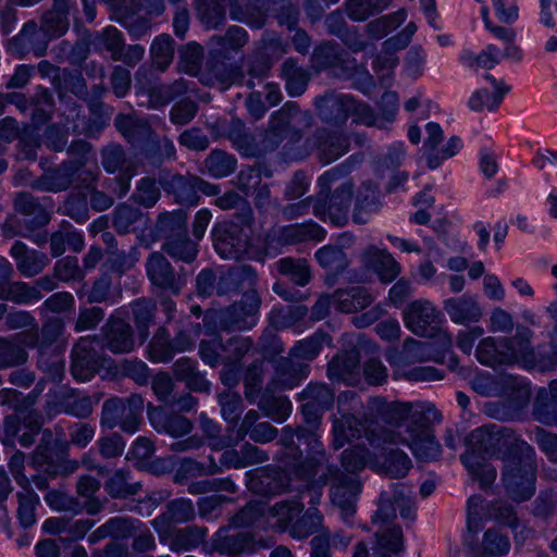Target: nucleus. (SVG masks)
Here are the masks:
<instances>
[{
	"instance_id": "nucleus-59",
	"label": "nucleus",
	"mask_w": 557,
	"mask_h": 557,
	"mask_svg": "<svg viewBox=\"0 0 557 557\" xmlns=\"http://www.w3.org/2000/svg\"><path fill=\"white\" fill-rule=\"evenodd\" d=\"M17 509L16 516L23 528L32 527L36 523V509L39 505V496L33 487H21L16 493Z\"/></svg>"
},
{
	"instance_id": "nucleus-28",
	"label": "nucleus",
	"mask_w": 557,
	"mask_h": 557,
	"mask_svg": "<svg viewBox=\"0 0 557 557\" xmlns=\"http://www.w3.org/2000/svg\"><path fill=\"white\" fill-rule=\"evenodd\" d=\"M500 481L506 494L515 502L522 500V444L502 457Z\"/></svg>"
},
{
	"instance_id": "nucleus-13",
	"label": "nucleus",
	"mask_w": 557,
	"mask_h": 557,
	"mask_svg": "<svg viewBox=\"0 0 557 557\" xmlns=\"http://www.w3.org/2000/svg\"><path fill=\"white\" fill-rule=\"evenodd\" d=\"M261 547L265 548L268 545L263 541H256L252 533L231 532L230 527L220 528L211 537L212 550L227 557L250 555Z\"/></svg>"
},
{
	"instance_id": "nucleus-39",
	"label": "nucleus",
	"mask_w": 557,
	"mask_h": 557,
	"mask_svg": "<svg viewBox=\"0 0 557 557\" xmlns=\"http://www.w3.org/2000/svg\"><path fill=\"white\" fill-rule=\"evenodd\" d=\"M406 502V496L399 490V485H393L388 491L380 494L377 509L372 517V523L377 525L380 530L391 527L396 519L397 506H401Z\"/></svg>"
},
{
	"instance_id": "nucleus-51",
	"label": "nucleus",
	"mask_w": 557,
	"mask_h": 557,
	"mask_svg": "<svg viewBox=\"0 0 557 557\" xmlns=\"http://www.w3.org/2000/svg\"><path fill=\"white\" fill-rule=\"evenodd\" d=\"M304 510V504L298 499H284L273 506L267 504V519H275L274 527L285 530Z\"/></svg>"
},
{
	"instance_id": "nucleus-33",
	"label": "nucleus",
	"mask_w": 557,
	"mask_h": 557,
	"mask_svg": "<svg viewBox=\"0 0 557 557\" xmlns=\"http://www.w3.org/2000/svg\"><path fill=\"white\" fill-rule=\"evenodd\" d=\"M260 414L257 410L250 409L246 412L237 426V441H243L247 435L258 444H267L274 441L278 435V430L270 422H259Z\"/></svg>"
},
{
	"instance_id": "nucleus-23",
	"label": "nucleus",
	"mask_w": 557,
	"mask_h": 557,
	"mask_svg": "<svg viewBox=\"0 0 557 557\" xmlns=\"http://www.w3.org/2000/svg\"><path fill=\"white\" fill-rule=\"evenodd\" d=\"M532 331L524 326V371L537 369L540 372L557 370V341L531 346Z\"/></svg>"
},
{
	"instance_id": "nucleus-1",
	"label": "nucleus",
	"mask_w": 557,
	"mask_h": 557,
	"mask_svg": "<svg viewBox=\"0 0 557 557\" xmlns=\"http://www.w3.org/2000/svg\"><path fill=\"white\" fill-rule=\"evenodd\" d=\"M393 413L401 423L396 433L383 432V443L408 446L419 461L430 462L441 456L442 448L431 426V418L441 416L432 405L401 403L394 407Z\"/></svg>"
},
{
	"instance_id": "nucleus-40",
	"label": "nucleus",
	"mask_w": 557,
	"mask_h": 557,
	"mask_svg": "<svg viewBox=\"0 0 557 557\" xmlns=\"http://www.w3.org/2000/svg\"><path fill=\"white\" fill-rule=\"evenodd\" d=\"M143 488L139 481H135L132 471L126 468L114 470L104 481V491L114 499H126L137 495Z\"/></svg>"
},
{
	"instance_id": "nucleus-3",
	"label": "nucleus",
	"mask_w": 557,
	"mask_h": 557,
	"mask_svg": "<svg viewBox=\"0 0 557 557\" xmlns=\"http://www.w3.org/2000/svg\"><path fill=\"white\" fill-rule=\"evenodd\" d=\"M64 321L59 317L44 320L40 330L34 329L24 337V344L37 350V367L51 380L60 381L64 372V361L59 356L58 343L64 333Z\"/></svg>"
},
{
	"instance_id": "nucleus-21",
	"label": "nucleus",
	"mask_w": 557,
	"mask_h": 557,
	"mask_svg": "<svg viewBox=\"0 0 557 557\" xmlns=\"http://www.w3.org/2000/svg\"><path fill=\"white\" fill-rule=\"evenodd\" d=\"M246 485L249 491L262 496H275L288 490L289 479L284 471L267 467L246 473Z\"/></svg>"
},
{
	"instance_id": "nucleus-10",
	"label": "nucleus",
	"mask_w": 557,
	"mask_h": 557,
	"mask_svg": "<svg viewBox=\"0 0 557 557\" xmlns=\"http://www.w3.org/2000/svg\"><path fill=\"white\" fill-rule=\"evenodd\" d=\"M331 483V500L341 510V517L346 523H351L356 513L357 497L361 484L357 476L345 474L335 466H329L324 473L323 484Z\"/></svg>"
},
{
	"instance_id": "nucleus-27",
	"label": "nucleus",
	"mask_w": 557,
	"mask_h": 557,
	"mask_svg": "<svg viewBox=\"0 0 557 557\" xmlns=\"http://www.w3.org/2000/svg\"><path fill=\"white\" fill-rule=\"evenodd\" d=\"M258 275L256 270L247 264H238L228 268L222 272L216 283V294L219 296L233 295L243 289H255Z\"/></svg>"
},
{
	"instance_id": "nucleus-25",
	"label": "nucleus",
	"mask_w": 557,
	"mask_h": 557,
	"mask_svg": "<svg viewBox=\"0 0 557 557\" xmlns=\"http://www.w3.org/2000/svg\"><path fill=\"white\" fill-rule=\"evenodd\" d=\"M443 309L453 323L465 326L478 323L483 317L478 297L469 294L445 299Z\"/></svg>"
},
{
	"instance_id": "nucleus-55",
	"label": "nucleus",
	"mask_w": 557,
	"mask_h": 557,
	"mask_svg": "<svg viewBox=\"0 0 557 557\" xmlns=\"http://www.w3.org/2000/svg\"><path fill=\"white\" fill-rule=\"evenodd\" d=\"M253 348V341L249 336L236 335L226 342L222 341L221 364L238 367L244 357Z\"/></svg>"
},
{
	"instance_id": "nucleus-34",
	"label": "nucleus",
	"mask_w": 557,
	"mask_h": 557,
	"mask_svg": "<svg viewBox=\"0 0 557 557\" xmlns=\"http://www.w3.org/2000/svg\"><path fill=\"white\" fill-rule=\"evenodd\" d=\"M117 132L133 146L150 141L154 131L146 119L134 114H117L114 117Z\"/></svg>"
},
{
	"instance_id": "nucleus-35",
	"label": "nucleus",
	"mask_w": 557,
	"mask_h": 557,
	"mask_svg": "<svg viewBox=\"0 0 557 557\" xmlns=\"http://www.w3.org/2000/svg\"><path fill=\"white\" fill-rule=\"evenodd\" d=\"M533 416L537 422L557 428V379L552 380L547 387L537 389Z\"/></svg>"
},
{
	"instance_id": "nucleus-4",
	"label": "nucleus",
	"mask_w": 557,
	"mask_h": 557,
	"mask_svg": "<svg viewBox=\"0 0 557 557\" xmlns=\"http://www.w3.org/2000/svg\"><path fill=\"white\" fill-rule=\"evenodd\" d=\"M405 326L413 334L421 337L438 336L443 350H449L453 346L451 334L442 330V312L429 300L418 299L411 301L403 311Z\"/></svg>"
},
{
	"instance_id": "nucleus-8",
	"label": "nucleus",
	"mask_w": 557,
	"mask_h": 557,
	"mask_svg": "<svg viewBox=\"0 0 557 557\" xmlns=\"http://www.w3.org/2000/svg\"><path fill=\"white\" fill-rule=\"evenodd\" d=\"M261 297L256 289L246 290L240 300L223 308L218 322L226 332L245 331L255 327L259 321Z\"/></svg>"
},
{
	"instance_id": "nucleus-56",
	"label": "nucleus",
	"mask_w": 557,
	"mask_h": 557,
	"mask_svg": "<svg viewBox=\"0 0 557 557\" xmlns=\"http://www.w3.org/2000/svg\"><path fill=\"white\" fill-rule=\"evenodd\" d=\"M224 136L232 141L235 148L245 154L255 150V136L248 131L245 123L239 119L232 117L224 124Z\"/></svg>"
},
{
	"instance_id": "nucleus-36",
	"label": "nucleus",
	"mask_w": 557,
	"mask_h": 557,
	"mask_svg": "<svg viewBox=\"0 0 557 557\" xmlns=\"http://www.w3.org/2000/svg\"><path fill=\"white\" fill-rule=\"evenodd\" d=\"M359 354L356 350L339 352L329 362L327 376L331 381L354 385L359 380Z\"/></svg>"
},
{
	"instance_id": "nucleus-42",
	"label": "nucleus",
	"mask_w": 557,
	"mask_h": 557,
	"mask_svg": "<svg viewBox=\"0 0 557 557\" xmlns=\"http://www.w3.org/2000/svg\"><path fill=\"white\" fill-rule=\"evenodd\" d=\"M362 258L366 265L373 269L383 283L392 282L400 272V265L386 250L369 247Z\"/></svg>"
},
{
	"instance_id": "nucleus-44",
	"label": "nucleus",
	"mask_w": 557,
	"mask_h": 557,
	"mask_svg": "<svg viewBox=\"0 0 557 557\" xmlns=\"http://www.w3.org/2000/svg\"><path fill=\"white\" fill-rule=\"evenodd\" d=\"M281 76L290 97L301 96L310 82V73L300 66L295 58H287L281 65Z\"/></svg>"
},
{
	"instance_id": "nucleus-9",
	"label": "nucleus",
	"mask_w": 557,
	"mask_h": 557,
	"mask_svg": "<svg viewBox=\"0 0 557 557\" xmlns=\"http://www.w3.org/2000/svg\"><path fill=\"white\" fill-rule=\"evenodd\" d=\"M213 246L223 259L243 258L250 246V223L223 221L212 230Z\"/></svg>"
},
{
	"instance_id": "nucleus-52",
	"label": "nucleus",
	"mask_w": 557,
	"mask_h": 557,
	"mask_svg": "<svg viewBox=\"0 0 557 557\" xmlns=\"http://www.w3.org/2000/svg\"><path fill=\"white\" fill-rule=\"evenodd\" d=\"M364 160L362 152H356L349 156L342 163L325 171L319 178L318 185L320 187L319 193H330L331 187L334 183L347 177L351 171Z\"/></svg>"
},
{
	"instance_id": "nucleus-31",
	"label": "nucleus",
	"mask_w": 557,
	"mask_h": 557,
	"mask_svg": "<svg viewBox=\"0 0 557 557\" xmlns=\"http://www.w3.org/2000/svg\"><path fill=\"white\" fill-rule=\"evenodd\" d=\"M159 183L178 203L196 206L199 201L198 177L168 173L160 175Z\"/></svg>"
},
{
	"instance_id": "nucleus-46",
	"label": "nucleus",
	"mask_w": 557,
	"mask_h": 557,
	"mask_svg": "<svg viewBox=\"0 0 557 557\" xmlns=\"http://www.w3.org/2000/svg\"><path fill=\"white\" fill-rule=\"evenodd\" d=\"M237 0H197V16L205 28L214 29L225 23V4L235 3Z\"/></svg>"
},
{
	"instance_id": "nucleus-32",
	"label": "nucleus",
	"mask_w": 557,
	"mask_h": 557,
	"mask_svg": "<svg viewBox=\"0 0 557 557\" xmlns=\"http://www.w3.org/2000/svg\"><path fill=\"white\" fill-rule=\"evenodd\" d=\"M274 374L271 385L274 388L287 389L297 386L307 376L308 366L294 357H281L273 360Z\"/></svg>"
},
{
	"instance_id": "nucleus-26",
	"label": "nucleus",
	"mask_w": 557,
	"mask_h": 557,
	"mask_svg": "<svg viewBox=\"0 0 557 557\" xmlns=\"http://www.w3.org/2000/svg\"><path fill=\"white\" fill-rule=\"evenodd\" d=\"M148 419L158 433H165L173 437L188 435L194 428L188 418L174 411H166L161 406L148 405Z\"/></svg>"
},
{
	"instance_id": "nucleus-61",
	"label": "nucleus",
	"mask_w": 557,
	"mask_h": 557,
	"mask_svg": "<svg viewBox=\"0 0 557 557\" xmlns=\"http://www.w3.org/2000/svg\"><path fill=\"white\" fill-rule=\"evenodd\" d=\"M391 3L392 0H346V14L351 21L362 22L384 11Z\"/></svg>"
},
{
	"instance_id": "nucleus-2",
	"label": "nucleus",
	"mask_w": 557,
	"mask_h": 557,
	"mask_svg": "<svg viewBox=\"0 0 557 557\" xmlns=\"http://www.w3.org/2000/svg\"><path fill=\"white\" fill-rule=\"evenodd\" d=\"M312 125V115L309 111H302L296 101L285 102L278 110L271 113L267 127L261 134L260 145L264 151H275L283 144L284 150L293 149L304 136L301 128Z\"/></svg>"
},
{
	"instance_id": "nucleus-60",
	"label": "nucleus",
	"mask_w": 557,
	"mask_h": 557,
	"mask_svg": "<svg viewBox=\"0 0 557 557\" xmlns=\"http://www.w3.org/2000/svg\"><path fill=\"white\" fill-rule=\"evenodd\" d=\"M329 342H331L330 336L322 331H318L311 336L296 342L289 350V356L301 362L311 361L320 354L323 344Z\"/></svg>"
},
{
	"instance_id": "nucleus-7",
	"label": "nucleus",
	"mask_w": 557,
	"mask_h": 557,
	"mask_svg": "<svg viewBox=\"0 0 557 557\" xmlns=\"http://www.w3.org/2000/svg\"><path fill=\"white\" fill-rule=\"evenodd\" d=\"M362 408V403L352 391H346L337 397L339 418L333 416V447L339 449L352 438L362 434L361 420L356 416Z\"/></svg>"
},
{
	"instance_id": "nucleus-19",
	"label": "nucleus",
	"mask_w": 557,
	"mask_h": 557,
	"mask_svg": "<svg viewBox=\"0 0 557 557\" xmlns=\"http://www.w3.org/2000/svg\"><path fill=\"white\" fill-rule=\"evenodd\" d=\"M81 163L62 161L47 169L39 177L29 183L33 189L46 193H61L70 189L77 178Z\"/></svg>"
},
{
	"instance_id": "nucleus-57",
	"label": "nucleus",
	"mask_w": 557,
	"mask_h": 557,
	"mask_svg": "<svg viewBox=\"0 0 557 557\" xmlns=\"http://www.w3.org/2000/svg\"><path fill=\"white\" fill-rule=\"evenodd\" d=\"M42 298V294L26 282L12 281L0 290V299L16 305H28Z\"/></svg>"
},
{
	"instance_id": "nucleus-41",
	"label": "nucleus",
	"mask_w": 557,
	"mask_h": 557,
	"mask_svg": "<svg viewBox=\"0 0 557 557\" xmlns=\"http://www.w3.org/2000/svg\"><path fill=\"white\" fill-rule=\"evenodd\" d=\"M172 370L174 377L185 383L189 391L197 393H208L210 391V383L199 371L196 360L182 357L173 363Z\"/></svg>"
},
{
	"instance_id": "nucleus-45",
	"label": "nucleus",
	"mask_w": 557,
	"mask_h": 557,
	"mask_svg": "<svg viewBox=\"0 0 557 557\" xmlns=\"http://www.w3.org/2000/svg\"><path fill=\"white\" fill-rule=\"evenodd\" d=\"M207 534V528L195 524L176 529L171 534L169 547L174 553L193 550L205 543Z\"/></svg>"
},
{
	"instance_id": "nucleus-6",
	"label": "nucleus",
	"mask_w": 557,
	"mask_h": 557,
	"mask_svg": "<svg viewBox=\"0 0 557 557\" xmlns=\"http://www.w3.org/2000/svg\"><path fill=\"white\" fill-rule=\"evenodd\" d=\"M355 195V185L346 180L333 191L318 193L313 205V214L323 222L343 227L347 225Z\"/></svg>"
},
{
	"instance_id": "nucleus-15",
	"label": "nucleus",
	"mask_w": 557,
	"mask_h": 557,
	"mask_svg": "<svg viewBox=\"0 0 557 557\" xmlns=\"http://www.w3.org/2000/svg\"><path fill=\"white\" fill-rule=\"evenodd\" d=\"M311 67L315 72L330 70L339 77L355 69V58L341 48L334 40H323L317 45L310 57Z\"/></svg>"
},
{
	"instance_id": "nucleus-58",
	"label": "nucleus",
	"mask_w": 557,
	"mask_h": 557,
	"mask_svg": "<svg viewBox=\"0 0 557 557\" xmlns=\"http://www.w3.org/2000/svg\"><path fill=\"white\" fill-rule=\"evenodd\" d=\"M299 399L309 408L329 410L334 403L333 391L324 383H309L299 394Z\"/></svg>"
},
{
	"instance_id": "nucleus-5",
	"label": "nucleus",
	"mask_w": 557,
	"mask_h": 557,
	"mask_svg": "<svg viewBox=\"0 0 557 557\" xmlns=\"http://www.w3.org/2000/svg\"><path fill=\"white\" fill-rule=\"evenodd\" d=\"M351 138L358 146H363L367 141L366 136L358 133L347 134L319 127L305 140V147L307 153L314 151L322 163L329 164L349 151Z\"/></svg>"
},
{
	"instance_id": "nucleus-50",
	"label": "nucleus",
	"mask_w": 557,
	"mask_h": 557,
	"mask_svg": "<svg viewBox=\"0 0 557 557\" xmlns=\"http://www.w3.org/2000/svg\"><path fill=\"white\" fill-rule=\"evenodd\" d=\"M278 274L288 277L298 286H306L311 281V269L305 258L285 257L275 262Z\"/></svg>"
},
{
	"instance_id": "nucleus-14",
	"label": "nucleus",
	"mask_w": 557,
	"mask_h": 557,
	"mask_svg": "<svg viewBox=\"0 0 557 557\" xmlns=\"http://www.w3.org/2000/svg\"><path fill=\"white\" fill-rule=\"evenodd\" d=\"M96 337H81L72 349V375L82 382L90 380L104 366L102 354L97 349Z\"/></svg>"
},
{
	"instance_id": "nucleus-48",
	"label": "nucleus",
	"mask_w": 557,
	"mask_h": 557,
	"mask_svg": "<svg viewBox=\"0 0 557 557\" xmlns=\"http://www.w3.org/2000/svg\"><path fill=\"white\" fill-rule=\"evenodd\" d=\"M161 249L172 259L184 263H193L198 256L199 245L197 240L188 237L187 232L163 242Z\"/></svg>"
},
{
	"instance_id": "nucleus-18",
	"label": "nucleus",
	"mask_w": 557,
	"mask_h": 557,
	"mask_svg": "<svg viewBox=\"0 0 557 557\" xmlns=\"http://www.w3.org/2000/svg\"><path fill=\"white\" fill-rule=\"evenodd\" d=\"M52 206L51 197L39 199L28 191H20L13 198L15 212L24 216L29 230L40 228L49 224Z\"/></svg>"
},
{
	"instance_id": "nucleus-29",
	"label": "nucleus",
	"mask_w": 557,
	"mask_h": 557,
	"mask_svg": "<svg viewBox=\"0 0 557 557\" xmlns=\"http://www.w3.org/2000/svg\"><path fill=\"white\" fill-rule=\"evenodd\" d=\"M465 545L469 557H499L506 555L510 549L508 537L497 529L490 528L482 536L481 542H475L465 535Z\"/></svg>"
},
{
	"instance_id": "nucleus-17",
	"label": "nucleus",
	"mask_w": 557,
	"mask_h": 557,
	"mask_svg": "<svg viewBox=\"0 0 557 557\" xmlns=\"http://www.w3.org/2000/svg\"><path fill=\"white\" fill-rule=\"evenodd\" d=\"M55 446L38 444L30 455L32 466L52 479L75 473L79 469L78 461L55 453Z\"/></svg>"
},
{
	"instance_id": "nucleus-62",
	"label": "nucleus",
	"mask_w": 557,
	"mask_h": 557,
	"mask_svg": "<svg viewBox=\"0 0 557 557\" xmlns=\"http://www.w3.org/2000/svg\"><path fill=\"white\" fill-rule=\"evenodd\" d=\"M203 164L211 176L221 178L234 173L237 160L224 150L213 149L205 159Z\"/></svg>"
},
{
	"instance_id": "nucleus-37",
	"label": "nucleus",
	"mask_w": 557,
	"mask_h": 557,
	"mask_svg": "<svg viewBox=\"0 0 557 557\" xmlns=\"http://www.w3.org/2000/svg\"><path fill=\"white\" fill-rule=\"evenodd\" d=\"M380 208L381 201L377 187L370 182L362 183L355 197L351 214L352 222L359 225L367 223L370 216L376 213Z\"/></svg>"
},
{
	"instance_id": "nucleus-16",
	"label": "nucleus",
	"mask_w": 557,
	"mask_h": 557,
	"mask_svg": "<svg viewBox=\"0 0 557 557\" xmlns=\"http://www.w3.org/2000/svg\"><path fill=\"white\" fill-rule=\"evenodd\" d=\"M145 268L150 283L162 290L177 295L185 285L184 276L174 270L160 251H153L148 256Z\"/></svg>"
},
{
	"instance_id": "nucleus-63",
	"label": "nucleus",
	"mask_w": 557,
	"mask_h": 557,
	"mask_svg": "<svg viewBox=\"0 0 557 557\" xmlns=\"http://www.w3.org/2000/svg\"><path fill=\"white\" fill-rule=\"evenodd\" d=\"M148 358L156 363H165L172 360L175 351L165 327H159L147 347Z\"/></svg>"
},
{
	"instance_id": "nucleus-30",
	"label": "nucleus",
	"mask_w": 557,
	"mask_h": 557,
	"mask_svg": "<svg viewBox=\"0 0 557 557\" xmlns=\"http://www.w3.org/2000/svg\"><path fill=\"white\" fill-rule=\"evenodd\" d=\"M10 255L15 260L16 270L20 274L28 278L40 274L50 263L47 253L30 249L20 240L12 245Z\"/></svg>"
},
{
	"instance_id": "nucleus-24",
	"label": "nucleus",
	"mask_w": 557,
	"mask_h": 557,
	"mask_svg": "<svg viewBox=\"0 0 557 557\" xmlns=\"http://www.w3.org/2000/svg\"><path fill=\"white\" fill-rule=\"evenodd\" d=\"M103 345L112 354H128L135 349L132 325L125 320L111 315L102 327Z\"/></svg>"
},
{
	"instance_id": "nucleus-11",
	"label": "nucleus",
	"mask_w": 557,
	"mask_h": 557,
	"mask_svg": "<svg viewBox=\"0 0 557 557\" xmlns=\"http://www.w3.org/2000/svg\"><path fill=\"white\" fill-rule=\"evenodd\" d=\"M471 443L478 450L487 455H498L499 459L522 444L519 434L510 428L491 424L471 433Z\"/></svg>"
},
{
	"instance_id": "nucleus-54",
	"label": "nucleus",
	"mask_w": 557,
	"mask_h": 557,
	"mask_svg": "<svg viewBox=\"0 0 557 557\" xmlns=\"http://www.w3.org/2000/svg\"><path fill=\"white\" fill-rule=\"evenodd\" d=\"M156 309V302L149 298H139L131 304V310L140 344L149 336V327L154 321Z\"/></svg>"
},
{
	"instance_id": "nucleus-43",
	"label": "nucleus",
	"mask_w": 557,
	"mask_h": 557,
	"mask_svg": "<svg viewBox=\"0 0 557 557\" xmlns=\"http://www.w3.org/2000/svg\"><path fill=\"white\" fill-rule=\"evenodd\" d=\"M373 301V297L361 286H354L346 289H337L333 294V305L336 310L344 313H351L364 309Z\"/></svg>"
},
{
	"instance_id": "nucleus-64",
	"label": "nucleus",
	"mask_w": 557,
	"mask_h": 557,
	"mask_svg": "<svg viewBox=\"0 0 557 557\" xmlns=\"http://www.w3.org/2000/svg\"><path fill=\"white\" fill-rule=\"evenodd\" d=\"M69 14L65 11L51 8L42 16L40 21V29L48 39H57L62 37L70 26Z\"/></svg>"
},
{
	"instance_id": "nucleus-38",
	"label": "nucleus",
	"mask_w": 557,
	"mask_h": 557,
	"mask_svg": "<svg viewBox=\"0 0 557 557\" xmlns=\"http://www.w3.org/2000/svg\"><path fill=\"white\" fill-rule=\"evenodd\" d=\"M195 507L188 498H176L166 504V510L154 518L151 523L154 530L161 534L171 523H186L194 520Z\"/></svg>"
},
{
	"instance_id": "nucleus-47",
	"label": "nucleus",
	"mask_w": 557,
	"mask_h": 557,
	"mask_svg": "<svg viewBox=\"0 0 557 557\" xmlns=\"http://www.w3.org/2000/svg\"><path fill=\"white\" fill-rule=\"evenodd\" d=\"M220 472H222V469L212 456L209 457L208 465H203L193 458H184L174 473L173 481L176 484L183 485L187 484L191 478L214 475Z\"/></svg>"
},
{
	"instance_id": "nucleus-49",
	"label": "nucleus",
	"mask_w": 557,
	"mask_h": 557,
	"mask_svg": "<svg viewBox=\"0 0 557 557\" xmlns=\"http://www.w3.org/2000/svg\"><path fill=\"white\" fill-rule=\"evenodd\" d=\"M154 231L164 242L186 233L187 213L182 209L160 213L156 221Z\"/></svg>"
},
{
	"instance_id": "nucleus-20",
	"label": "nucleus",
	"mask_w": 557,
	"mask_h": 557,
	"mask_svg": "<svg viewBox=\"0 0 557 557\" xmlns=\"http://www.w3.org/2000/svg\"><path fill=\"white\" fill-rule=\"evenodd\" d=\"M351 97L350 95L335 91H326L324 95L315 97L313 106L318 117L322 123L329 125H344L349 117Z\"/></svg>"
},
{
	"instance_id": "nucleus-22",
	"label": "nucleus",
	"mask_w": 557,
	"mask_h": 557,
	"mask_svg": "<svg viewBox=\"0 0 557 557\" xmlns=\"http://www.w3.org/2000/svg\"><path fill=\"white\" fill-rule=\"evenodd\" d=\"M325 236L326 232L322 226L313 221H307L273 227L268 234V240L288 246L308 240L321 242Z\"/></svg>"
},
{
	"instance_id": "nucleus-53",
	"label": "nucleus",
	"mask_w": 557,
	"mask_h": 557,
	"mask_svg": "<svg viewBox=\"0 0 557 557\" xmlns=\"http://www.w3.org/2000/svg\"><path fill=\"white\" fill-rule=\"evenodd\" d=\"M92 45L96 50L108 51L113 61H119L125 48V39L116 27L108 26L95 34Z\"/></svg>"
},
{
	"instance_id": "nucleus-12",
	"label": "nucleus",
	"mask_w": 557,
	"mask_h": 557,
	"mask_svg": "<svg viewBox=\"0 0 557 557\" xmlns=\"http://www.w3.org/2000/svg\"><path fill=\"white\" fill-rule=\"evenodd\" d=\"M42 416L37 411H28L23 416L10 414L3 421V434L0 437L4 447H15L17 441L22 447H30L40 433Z\"/></svg>"
}]
</instances>
